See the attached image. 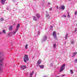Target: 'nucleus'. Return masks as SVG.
I'll use <instances>...</instances> for the list:
<instances>
[{
  "mask_svg": "<svg viewBox=\"0 0 77 77\" xmlns=\"http://www.w3.org/2000/svg\"><path fill=\"white\" fill-rule=\"evenodd\" d=\"M53 36L54 38V39L57 40V38L56 36V32L55 31H54L53 32Z\"/></svg>",
  "mask_w": 77,
  "mask_h": 77,
  "instance_id": "obj_4",
  "label": "nucleus"
},
{
  "mask_svg": "<svg viewBox=\"0 0 77 77\" xmlns=\"http://www.w3.org/2000/svg\"><path fill=\"white\" fill-rule=\"evenodd\" d=\"M74 41L73 40V39L71 41V44H74Z\"/></svg>",
  "mask_w": 77,
  "mask_h": 77,
  "instance_id": "obj_24",
  "label": "nucleus"
},
{
  "mask_svg": "<svg viewBox=\"0 0 77 77\" xmlns=\"http://www.w3.org/2000/svg\"><path fill=\"white\" fill-rule=\"evenodd\" d=\"M52 9V8H49V11H51Z\"/></svg>",
  "mask_w": 77,
  "mask_h": 77,
  "instance_id": "obj_35",
  "label": "nucleus"
},
{
  "mask_svg": "<svg viewBox=\"0 0 77 77\" xmlns=\"http://www.w3.org/2000/svg\"><path fill=\"white\" fill-rule=\"evenodd\" d=\"M33 20H34V21H37V19H36V17H33Z\"/></svg>",
  "mask_w": 77,
  "mask_h": 77,
  "instance_id": "obj_14",
  "label": "nucleus"
},
{
  "mask_svg": "<svg viewBox=\"0 0 77 77\" xmlns=\"http://www.w3.org/2000/svg\"><path fill=\"white\" fill-rule=\"evenodd\" d=\"M77 54V52H74L73 54V56L72 57H74V56H76V55Z\"/></svg>",
  "mask_w": 77,
  "mask_h": 77,
  "instance_id": "obj_12",
  "label": "nucleus"
},
{
  "mask_svg": "<svg viewBox=\"0 0 77 77\" xmlns=\"http://www.w3.org/2000/svg\"><path fill=\"white\" fill-rule=\"evenodd\" d=\"M7 10H9V9L7 8Z\"/></svg>",
  "mask_w": 77,
  "mask_h": 77,
  "instance_id": "obj_44",
  "label": "nucleus"
},
{
  "mask_svg": "<svg viewBox=\"0 0 77 77\" xmlns=\"http://www.w3.org/2000/svg\"><path fill=\"white\" fill-rule=\"evenodd\" d=\"M60 8H61V9H62V10H64V9H65V6H64V5H61Z\"/></svg>",
  "mask_w": 77,
  "mask_h": 77,
  "instance_id": "obj_11",
  "label": "nucleus"
},
{
  "mask_svg": "<svg viewBox=\"0 0 77 77\" xmlns=\"http://www.w3.org/2000/svg\"><path fill=\"white\" fill-rule=\"evenodd\" d=\"M56 43H54V46H53L54 48H56Z\"/></svg>",
  "mask_w": 77,
  "mask_h": 77,
  "instance_id": "obj_23",
  "label": "nucleus"
},
{
  "mask_svg": "<svg viewBox=\"0 0 77 77\" xmlns=\"http://www.w3.org/2000/svg\"><path fill=\"white\" fill-rule=\"evenodd\" d=\"M50 66H53V64L51 63L50 64Z\"/></svg>",
  "mask_w": 77,
  "mask_h": 77,
  "instance_id": "obj_36",
  "label": "nucleus"
},
{
  "mask_svg": "<svg viewBox=\"0 0 77 77\" xmlns=\"http://www.w3.org/2000/svg\"><path fill=\"white\" fill-rule=\"evenodd\" d=\"M21 69H23V70H24V69H25L26 68V66H25V65L21 66Z\"/></svg>",
  "mask_w": 77,
  "mask_h": 77,
  "instance_id": "obj_7",
  "label": "nucleus"
},
{
  "mask_svg": "<svg viewBox=\"0 0 77 77\" xmlns=\"http://www.w3.org/2000/svg\"><path fill=\"white\" fill-rule=\"evenodd\" d=\"M74 14H75V15H77V12L75 11V12Z\"/></svg>",
  "mask_w": 77,
  "mask_h": 77,
  "instance_id": "obj_28",
  "label": "nucleus"
},
{
  "mask_svg": "<svg viewBox=\"0 0 77 77\" xmlns=\"http://www.w3.org/2000/svg\"><path fill=\"white\" fill-rule=\"evenodd\" d=\"M50 29L51 30L53 29V26H50Z\"/></svg>",
  "mask_w": 77,
  "mask_h": 77,
  "instance_id": "obj_27",
  "label": "nucleus"
},
{
  "mask_svg": "<svg viewBox=\"0 0 77 77\" xmlns=\"http://www.w3.org/2000/svg\"><path fill=\"white\" fill-rule=\"evenodd\" d=\"M34 73V71H32V72L30 73L29 77H32V75H33Z\"/></svg>",
  "mask_w": 77,
  "mask_h": 77,
  "instance_id": "obj_10",
  "label": "nucleus"
},
{
  "mask_svg": "<svg viewBox=\"0 0 77 77\" xmlns=\"http://www.w3.org/2000/svg\"><path fill=\"white\" fill-rule=\"evenodd\" d=\"M36 73L35 74V76H36Z\"/></svg>",
  "mask_w": 77,
  "mask_h": 77,
  "instance_id": "obj_45",
  "label": "nucleus"
},
{
  "mask_svg": "<svg viewBox=\"0 0 77 77\" xmlns=\"http://www.w3.org/2000/svg\"><path fill=\"white\" fill-rule=\"evenodd\" d=\"M20 24L18 23L16 27V31H18L20 28Z\"/></svg>",
  "mask_w": 77,
  "mask_h": 77,
  "instance_id": "obj_5",
  "label": "nucleus"
},
{
  "mask_svg": "<svg viewBox=\"0 0 77 77\" xmlns=\"http://www.w3.org/2000/svg\"><path fill=\"white\" fill-rule=\"evenodd\" d=\"M39 33H40V32L39 31L38 32V33L37 34V35H39Z\"/></svg>",
  "mask_w": 77,
  "mask_h": 77,
  "instance_id": "obj_33",
  "label": "nucleus"
},
{
  "mask_svg": "<svg viewBox=\"0 0 77 77\" xmlns=\"http://www.w3.org/2000/svg\"><path fill=\"white\" fill-rule=\"evenodd\" d=\"M1 20L2 21H3V20H4V18L3 17L1 18Z\"/></svg>",
  "mask_w": 77,
  "mask_h": 77,
  "instance_id": "obj_25",
  "label": "nucleus"
},
{
  "mask_svg": "<svg viewBox=\"0 0 77 77\" xmlns=\"http://www.w3.org/2000/svg\"><path fill=\"white\" fill-rule=\"evenodd\" d=\"M2 33H6V30H5V29H3L2 30Z\"/></svg>",
  "mask_w": 77,
  "mask_h": 77,
  "instance_id": "obj_21",
  "label": "nucleus"
},
{
  "mask_svg": "<svg viewBox=\"0 0 77 77\" xmlns=\"http://www.w3.org/2000/svg\"><path fill=\"white\" fill-rule=\"evenodd\" d=\"M56 7L57 8V9H58L59 7H58V5H57L56 6Z\"/></svg>",
  "mask_w": 77,
  "mask_h": 77,
  "instance_id": "obj_32",
  "label": "nucleus"
},
{
  "mask_svg": "<svg viewBox=\"0 0 77 77\" xmlns=\"http://www.w3.org/2000/svg\"><path fill=\"white\" fill-rule=\"evenodd\" d=\"M69 1H71V0H69Z\"/></svg>",
  "mask_w": 77,
  "mask_h": 77,
  "instance_id": "obj_46",
  "label": "nucleus"
},
{
  "mask_svg": "<svg viewBox=\"0 0 77 77\" xmlns=\"http://www.w3.org/2000/svg\"><path fill=\"white\" fill-rule=\"evenodd\" d=\"M37 0H33V1H36Z\"/></svg>",
  "mask_w": 77,
  "mask_h": 77,
  "instance_id": "obj_41",
  "label": "nucleus"
},
{
  "mask_svg": "<svg viewBox=\"0 0 77 77\" xmlns=\"http://www.w3.org/2000/svg\"><path fill=\"white\" fill-rule=\"evenodd\" d=\"M24 61L25 63H27L26 61H29V57L28 55L26 54L24 56Z\"/></svg>",
  "mask_w": 77,
  "mask_h": 77,
  "instance_id": "obj_2",
  "label": "nucleus"
},
{
  "mask_svg": "<svg viewBox=\"0 0 77 77\" xmlns=\"http://www.w3.org/2000/svg\"><path fill=\"white\" fill-rule=\"evenodd\" d=\"M0 74H1L2 72V67L3 66V61L4 60V58L0 56Z\"/></svg>",
  "mask_w": 77,
  "mask_h": 77,
  "instance_id": "obj_1",
  "label": "nucleus"
},
{
  "mask_svg": "<svg viewBox=\"0 0 77 77\" xmlns=\"http://www.w3.org/2000/svg\"><path fill=\"white\" fill-rule=\"evenodd\" d=\"M74 62L75 63H76L77 62V59H75V60L74 61Z\"/></svg>",
  "mask_w": 77,
  "mask_h": 77,
  "instance_id": "obj_30",
  "label": "nucleus"
},
{
  "mask_svg": "<svg viewBox=\"0 0 77 77\" xmlns=\"http://www.w3.org/2000/svg\"><path fill=\"white\" fill-rule=\"evenodd\" d=\"M39 66L40 68H41V69H43L44 67V65H39Z\"/></svg>",
  "mask_w": 77,
  "mask_h": 77,
  "instance_id": "obj_15",
  "label": "nucleus"
},
{
  "mask_svg": "<svg viewBox=\"0 0 77 77\" xmlns=\"http://www.w3.org/2000/svg\"><path fill=\"white\" fill-rule=\"evenodd\" d=\"M46 17H47V18L48 19L50 17V16L49 14H47Z\"/></svg>",
  "mask_w": 77,
  "mask_h": 77,
  "instance_id": "obj_19",
  "label": "nucleus"
},
{
  "mask_svg": "<svg viewBox=\"0 0 77 77\" xmlns=\"http://www.w3.org/2000/svg\"><path fill=\"white\" fill-rule=\"evenodd\" d=\"M8 36H11V33H9L8 35Z\"/></svg>",
  "mask_w": 77,
  "mask_h": 77,
  "instance_id": "obj_29",
  "label": "nucleus"
},
{
  "mask_svg": "<svg viewBox=\"0 0 77 77\" xmlns=\"http://www.w3.org/2000/svg\"><path fill=\"white\" fill-rule=\"evenodd\" d=\"M70 71L71 74H73V73H74V72H73V71L72 69H70Z\"/></svg>",
  "mask_w": 77,
  "mask_h": 77,
  "instance_id": "obj_20",
  "label": "nucleus"
},
{
  "mask_svg": "<svg viewBox=\"0 0 77 77\" xmlns=\"http://www.w3.org/2000/svg\"><path fill=\"white\" fill-rule=\"evenodd\" d=\"M66 17V16L65 15H63L62 16L63 18H65Z\"/></svg>",
  "mask_w": 77,
  "mask_h": 77,
  "instance_id": "obj_26",
  "label": "nucleus"
},
{
  "mask_svg": "<svg viewBox=\"0 0 77 77\" xmlns=\"http://www.w3.org/2000/svg\"><path fill=\"white\" fill-rule=\"evenodd\" d=\"M65 64H64L62 65V66L61 67L60 69V72H62L64 69H65Z\"/></svg>",
  "mask_w": 77,
  "mask_h": 77,
  "instance_id": "obj_3",
  "label": "nucleus"
},
{
  "mask_svg": "<svg viewBox=\"0 0 77 77\" xmlns=\"http://www.w3.org/2000/svg\"><path fill=\"white\" fill-rule=\"evenodd\" d=\"M17 29H16L15 31H13V35H15V33H17Z\"/></svg>",
  "mask_w": 77,
  "mask_h": 77,
  "instance_id": "obj_17",
  "label": "nucleus"
},
{
  "mask_svg": "<svg viewBox=\"0 0 77 77\" xmlns=\"http://www.w3.org/2000/svg\"><path fill=\"white\" fill-rule=\"evenodd\" d=\"M77 28H75V32H77Z\"/></svg>",
  "mask_w": 77,
  "mask_h": 77,
  "instance_id": "obj_31",
  "label": "nucleus"
},
{
  "mask_svg": "<svg viewBox=\"0 0 77 77\" xmlns=\"http://www.w3.org/2000/svg\"><path fill=\"white\" fill-rule=\"evenodd\" d=\"M67 17H68L69 18L70 17V16H69V14H68Z\"/></svg>",
  "mask_w": 77,
  "mask_h": 77,
  "instance_id": "obj_34",
  "label": "nucleus"
},
{
  "mask_svg": "<svg viewBox=\"0 0 77 77\" xmlns=\"http://www.w3.org/2000/svg\"><path fill=\"white\" fill-rule=\"evenodd\" d=\"M36 17L37 18H40V17H41V16L39 14H36Z\"/></svg>",
  "mask_w": 77,
  "mask_h": 77,
  "instance_id": "obj_9",
  "label": "nucleus"
},
{
  "mask_svg": "<svg viewBox=\"0 0 77 77\" xmlns=\"http://www.w3.org/2000/svg\"><path fill=\"white\" fill-rule=\"evenodd\" d=\"M68 34H67L65 35V39H68Z\"/></svg>",
  "mask_w": 77,
  "mask_h": 77,
  "instance_id": "obj_18",
  "label": "nucleus"
},
{
  "mask_svg": "<svg viewBox=\"0 0 77 77\" xmlns=\"http://www.w3.org/2000/svg\"><path fill=\"white\" fill-rule=\"evenodd\" d=\"M67 14H68V15L69 14V12H67Z\"/></svg>",
  "mask_w": 77,
  "mask_h": 77,
  "instance_id": "obj_39",
  "label": "nucleus"
},
{
  "mask_svg": "<svg viewBox=\"0 0 77 77\" xmlns=\"http://www.w3.org/2000/svg\"><path fill=\"white\" fill-rule=\"evenodd\" d=\"M28 47V45L27 44H26V45H25V48L26 49H28V48L27 47Z\"/></svg>",
  "mask_w": 77,
  "mask_h": 77,
  "instance_id": "obj_22",
  "label": "nucleus"
},
{
  "mask_svg": "<svg viewBox=\"0 0 77 77\" xmlns=\"http://www.w3.org/2000/svg\"><path fill=\"white\" fill-rule=\"evenodd\" d=\"M44 77H47V76H44Z\"/></svg>",
  "mask_w": 77,
  "mask_h": 77,
  "instance_id": "obj_42",
  "label": "nucleus"
},
{
  "mask_svg": "<svg viewBox=\"0 0 77 77\" xmlns=\"http://www.w3.org/2000/svg\"><path fill=\"white\" fill-rule=\"evenodd\" d=\"M48 5H50V2H48Z\"/></svg>",
  "mask_w": 77,
  "mask_h": 77,
  "instance_id": "obj_37",
  "label": "nucleus"
},
{
  "mask_svg": "<svg viewBox=\"0 0 77 77\" xmlns=\"http://www.w3.org/2000/svg\"><path fill=\"white\" fill-rule=\"evenodd\" d=\"M64 75H65V74H64V75H63L62 76V77H63V76H64Z\"/></svg>",
  "mask_w": 77,
  "mask_h": 77,
  "instance_id": "obj_38",
  "label": "nucleus"
},
{
  "mask_svg": "<svg viewBox=\"0 0 77 77\" xmlns=\"http://www.w3.org/2000/svg\"><path fill=\"white\" fill-rule=\"evenodd\" d=\"M47 37L46 36H45L43 37V38L42 40V41L43 42H44V41H45L47 39Z\"/></svg>",
  "mask_w": 77,
  "mask_h": 77,
  "instance_id": "obj_6",
  "label": "nucleus"
},
{
  "mask_svg": "<svg viewBox=\"0 0 77 77\" xmlns=\"http://www.w3.org/2000/svg\"><path fill=\"white\" fill-rule=\"evenodd\" d=\"M2 34V32H0V35H1Z\"/></svg>",
  "mask_w": 77,
  "mask_h": 77,
  "instance_id": "obj_40",
  "label": "nucleus"
},
{
  "mask_svg": "<svg viewBox=\"0 0 77 77\" xmlns=\"http://www.w3.org/2000/svg\"><path fill=\"white\" fill-rule=\"evenodd\" d=\"M42 61L41 60H39L37 62V64L39 65L41 63Z\"/></svg>",
  "mask_w": 77,
  "mask_h": 77,
  "instance_id": "obj_13",
  "label": "nucleus"
},
{
  "mask_svg": "<svg viewBox=\"0 0 77 77\" xmlns=\"http://www.w3.org/2000/svg\"><path fill=\"white\" fill-rule=\"evenodd\" d=\"M46 13H48V12H47V11H46Z\"/></svg>",
  "mask_w": 77,
  "mask_h": 77,
  "instance_id": "obj_43",
  "label": "nucleus"
},
{
  "mask_svg": "<svg viewBox=\"0 0 77 77\" xmlns=\"http://www.w3.org/2000/svg\"><path fill=\"white\" fill-rule=\"evenodd\" d=\"M6 1L5 0H1V2L2 5H5V3Z\"/></svg>",
  "mask_w": 77,
  "mask_h": 77,
  "instance_id": "obj_8",
  "label": "nucleus"
},
{
  "mask_svg": "<svg viewBox=\"0 0 77 77\" xmlns=\"http://www.w3.org/2000/svg\"><path fill=\"white\" fill-rule=\"evenodd\" d=\"M9 29L10 31H11V30H12V26H10Z\"/></svg>",
  "mask_w": 77,
  "mask_h": 77,
  "instance_id": "obj_16",
  "label": "nucleus"
}]
</instances>
